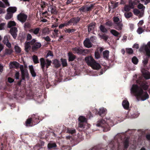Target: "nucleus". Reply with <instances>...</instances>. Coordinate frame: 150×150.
Wrapping results in <instances>:
<instances>
[{
    "mask_svg": "<svg viewBox=\"0 0 150 150\" xmlns=\"http://www.w3.org/2000/svg\"><path fill=\"white\" fill-rule=\"evenodd\" d=\"M46 4L44 2H42L40 4L41 7L42 9L45 7Z\"/></svg>",
    "mask_w": 150,
    "mask_h": 150,
    "instance_id": "nucleus-63",
    "label": "nucleus"
},
{
    "mask_svg": "<svg viewBox=\"0 0 150 150\" xmlns=\"http://www.w3.org/2000/svg\"><path fill=\"white\" fill-rule=\"evenodd\" d=\"M80 20V18L77 17L76 18H73L71 19L67 23V25H71V23H73L74 25L78 23Z\"/></svg>",
    "mask_w": 150,
    "mask_h": 150,
    "instance_id": "nucleus-11",
    "label": "nucleus"
},
{
    "mask_svg": "<svg viewBox=\"0 0 150 150\" xmlns=\"http://www.w3.org/2000/svg\"><path fill=\"white\" fill-rule=\"evenodd\" d=\"M94 5L93 4H91L90 6H86L87 12L91 11L93 8Z\"/></svg>",
    "mask_w": 150,
    "mask_h": 150,
    "instance_id": "nucleus-41",
    "label": "nucleus"
},
{
    "mask_svg": "<svg viewBox=\"0 0 150 150\" xmlns=\"http://www.w3.org/2000/svg\"><path fill=\"white\" fill-rule=\"evenodd\" d=\"M29 67L32 76L33 77H35L36 76V74L34 70L33 66L32 65H31Z\"/></svg>",
    "mask_w": 150,
    "mask_h": 150,
    "instance_id": "nucleus-25",
    "label": "nucleus"
},
{
    "mask_svg": "<svg viewBox=\"0 0 150 150\" xmlns=\"http://www.w3.org/2000/svg\"><path fill=\"white\" fill-rule=\"evenodd\" d=\"M6 24L4 23H2L0 24V30H2L4 29V27Z\"/></svg>",
    "mask_w": 150,
    "mask_h": 150,
    "instance_id": "nucleus-58",
    "label": "nucleus"
},
{
    "mask_svg": "<svg viewBox=\"0 0 150 150\" xmlns=\"http://www.w3.org/2000/svg\"><path fill=\"white\" fill-rule=\"evenodd\" d=\"M140 52L144 50L146 54L148 57H150V42H149L146 45L143 44L139 49Z\"/></svg>",
    "mask_w": 150,
    "mask_h": 150,
    "instance_id": "nucleus-4",
    "label": "nucleus"
},
{
    "mask_svg": "<svg viewBox=\"0 0 150 150\" xmlns=\"http://www.w3.org/2000/svg\"><path fill=\"white\" fill-rule=\"evenodd\" d=\"M119 4L118 2H116L115 3L114 5H111L110 6H109V8H115L116 7H117V6H118Z\"/></svg>",
    "mask_w": 150,
    "mask_h": 150,
    "instance_id": "nucleus-57",
    "label": "nucleus"
},
{
    "mask_svg": "<svg viewBox=\"0 0 150 150\" xmlns=\"http://www.w3.org/2000/svg\"><path fill=\"white\" fill-rule=\"evenodd\" d=\"M95 26V24H90L88 28V30L89 32H90L93 29Z\"/></svg>",
    "mask_w": 150,
    "mask_h": 150,
    "instance_id": "nucleus-42",
    "label": "nucleus"
},
{
    "mask_svg": "<svg viewBox=\"0 0 150 150\" xmlns=\"http://www.w3.org/2000/svg\"><path fill=\"white\" fill-rule=\"evenodd\" d=\"M17 8L16 7H10L7 8V12L13 13L16 11Z\"/></svg>",
    "mask_w": 150,
    "mask_h": 150,
    "instance_id": "nucleus-21",
    "label": "nucleus"
},
{
    "mask_svg": "<svg viewBox=\"0 0 150 150\" xmlns=\"http://www.w3.org/2000/svg\"><path fill=\"white\" fill-rule=\"evenodd\" d=\"M94 56L95 59H99L100 57V54L98 52V50H96L94 53Z\"/></svg>",
    "mask_w": 150,
    "mask_h": 150,
    "instance_id": "nucleus-28",
    "label": "nucleus"
},
{
    "mask_svg": "<svg viewBox=\"0 0 150 150\" xmlns=\"http://www.w3.org/2000/svg\"><path fill=\"white\" fill-rule=\"evenodd\" d=\"M142 72L144 77L146 79H150V73L144 69L141 70Z\"/></svg>",
    "mask_w": 150,
    "mask_h": 150,
    "instance_id": "nucleus-15",
    "label": "nucleus"
},
{
    "mask_svg": "<svg viewBox=\"0 0 150 150\" xmlns=\"http://www.w3.org/2000/svg\"><path fill=\"white\" fill-rule=\"evenodd\" d=\"M106 122L107 123V130L105 129L103 130L104 132H107L109 131L110 129V127L111 126H112L113 125V122L112 120H111L110 118L107 119H105Z\"/></svg>",
    "mask_w": 150,
    "mask_h": 150,
    "instance_id": "nucleus-9",
    "label": "nucleus"
},
{
    "mask_svg": "<svg viewBox=\"0 0 150 150\" xmlns=\"http://www.w3.org/2000/svg\"><path fill=\"white\" fill-rule=\"evenodd\" d=\"M18 20L22 23H23L26 21L27 16L25 14L21 13L17 16Z\"/></svg>",
    "mask_w": 150,
    "mask_h": 150,
    "instance_id": "nucleus-8",
    "label": "nucleus"
},
{
    "mask_svg": "<svg viewBox=\"0 0 150 150\" xmlns=\"http://www.w3.org/2000/svg\"><path fill=\"white\" fill-rule=\"evenodd\" d=\"M16 25V23L14 21H11L8 22L7 24V26L8 28H11L12 27L15 26Z\"/></svg>",
    "mask_w": 150,
    "mask_h": 150,
    "instance_id": "nucleus-26",
    "label": "nucleus"
},
{
    "mask_svg": "<svg viewBox=\"0 0 150 150\" xmlns=\"http://www.w3.org/2000/svg\"><path fill=\"white\" fill-rule=\"evenodd\" d=\"M32 59L34 62L35 64H37L39 63V60L37 56L33 55L32 57Z\"/></svg>",
    "mask_w": 150,
    "mask_h": 150,
    "instance_id": "nucleus-34",
    "label": "nucleus"
},
{
    "mask_svg": "<svg viewBox=\"0 0 150 150\" xmlns=\"http://www.w3.org/2000/svg\"><path fill=\"white\" fill-rule=\"evenodd\" d=\"M126 51L127 53L129 54H132L133 53V50L131 48H127L126 49Z\"/></svg>",
    "mask_w": 150,
    "mask_h": 150,
    "instance_id": "nucleus-54",
    "label": "nucleus"
},
{
    "mask_svg": "<svg viewBox=\"0 0 150 150\" xmlns=\"http://www.w3.org/2000/svg\"><path fill=\"white\" fill-rule=\"evenodd\" d=\"M48 148L49 149H51L53 147H55L56 146V145L55 143H50L47 145Z\"/></svg>",
    "mask_w": 150,
    "mask_h": 150,
    "instance_id": "nucleus-36",
    "label": "nucleus"
},
{
    "mask_svg": "<svg viewBox=\"0 0 150 150\" xmlns=\"http://www.w3.org/2000/svg\"><path fill=\"white\" fill-rule=\"evenodd\" d=\"M72 51L74 53L78 54H82L84 51V50L79 47H76L72 49Z\"/></svg>",
    "mask_w": 150,
    "mask_h": 150,
    "instance_id": "nucleus-10",
    "label": "nucleus"
},
{
    "mask_svg": "<svg viewBox=\"0 0 150 150\" xmlns=\"http://www.w3.org/2000/svg\"><path fill=\"white\" fill-rule=\"evenodd\" d=\"M79 127L80 128H85V125L87 124V119L84 116H81L79 118Z\"/></svg>",
    "mask_w": 150,
    "mask_h": 150,
    "instance_id": "nucleus-5",
    "label": "nucleus"
},
{
    "mask_svg": "<svg viewBox=\"0 0 150 150\" xmlns=\"http://www.w3.org/2000/svg\"><path fill=\"white\" fill-rule=\"evenodd\" d=\"M8 37L7 36H5L4 37V39L3 40V42L6 45V46L9 48H11V44L9 42Z\"/></svg>",
    "mask_w": 150,
    "mask_h": 150,
    "instance_id": "nucleus-16",
    "label": "nucleus"
},
{
    "mask_svg": "<svg viewBox=\"0 0 150 150\" xmlns=\"http://www.w3.org/2000/svg\"><path fill=\"white\" fill-rule=\"evenodd\" d=\"M137 31L138 34H140L144 32V30L141 27H139V28L137 29Z\"/></svg>",
    "mask_w": 150,
    "mask_h": 150,
    "instance_id": "nucleus-46",
    "label": "nucleus"
},
{
    "mask_svg": "<svg viewBox=\"0 0 150 150\" xmlns=\"http://www.w3.org/2000/svg\"><path fill=\"white\" fill-rule=\"evenodd\" d=\"M53 63L56 67H58L60 66V64L59 61L57 59H54L53 61Z\"/></svg>",
    "mask_w": 150,
    "mask_h": 150,
    "instance_id": "nucleus-33",
    "label": "nucleus"
},
{
    "mask_svg": "<svg viewBox=\"0 0 150 150\" xmlns=\"http://www.w3.org/2000/svg\"><path fill=\"white\" fill-rule=\"evenodd\" d=\"M131 8H130L128 5H126L124 8V10L125 11H129Z\"/></svg>",
    "mask_w": 150,
    "mask_h": 150,
    "instance_id": "nucleus-59",
    "label": "nucleus"
},
{
    "mask_svg": "<svg viewBox=\"0 0 150 150\" xmlns=\"http://www.w3.org/2000/svg\"><path fill=\"white\" fill-rule=\"evenodd\" d=\"M130 93L137 97V98L142 101H144L148 99L149 95L146 92H143L141 87L136 85H133L130 89Z\"/></svg>",
    "mask_w": 150,
    "mask_h": 150,
    "instance_id": "nucleus-1",
    "label": "nucleus"
},
{
    "mask_svg": "<svg viewBox=\"0 0 150 150\" xmlns=\"http://www.w3.org/2000/svg\"><path fill=\"white\" fill-rule=\"evenodd\" d=\"M107 124L106 122L105 119H101L98 121L96 124V126L98 127H102L104 128L103 130H107Z\"/></svg>",
    "mask_w": 150,
    "mask_h": 150,
    "instance_id": "nucleus-6",
    "label": "nucleus"
},
{
    "mask_svg": "<svg viewBox=\"0 0 150 150\" xmlns=\"http://www.w3.org/2000/svg\"><path fill=\"white\" fill-rule=\"evenodd\" d=\"M144 23V21L143 20H140L139 21V23H138V27H141V26Z\"/></svg>",
    "mask_w": 150,
    "mask_h": 150,
    "instance_id": "nucleus-64",
    "label": "nucleus"
},
{
    "mask_svg": "<svg viewBox=\"0 0 150 150\" xmlns=\"http://www.w3.org/2000/svg\"><path fill=\"white\" fill-rule=\"evenodd\" d=\"M110 33L114 36L117 37L119 34V33L116 30L112 29L110 31Z\"/></svg>",
    "mask_w": 150,
    "mask_h": 150,
    "instance_id": "nucleus-29",
    "label": "nucleus"
},
{
    "mask_svg": "<svg viewBox=\"0 0 150 150\" xmlns=\"http://www.w3.org/2000/svg\"><path fill=\"white\" fill-rule=\"evenodd\" d=\"M139 115V114L137 112H136L135 113H134L132 115V117L133 118H136Z\"/></svg>",
    "mask_w": 150,
    "mask_h": 150,
    "instance_id": "nucleus-61",
    "label": "nucleus"
},
{
    "mask_svg": "<svg viewBox=\"0 0 150 150\" xmlns=\"http://www.w3.org/2000/svg\"><path fill=\"white\" fill-rule=\"evenodd\" d=\"M109 52L108 50H106L103 52V58L105 59H108L109 57Z\"/></svg>",
    "mask_w": 150,
    "mask_h": 150,
    "instance_id": "nucleus-24",
    "label": "nucleus"
},
{
    "mask_svg": "<svg viewBox=\"0 0 150 150\" xmlns=\"http://www.w3.org/2000/svg\"><path fill=\"white\" fill-rule=\"evenodd\" d=\"M20 68L22 74L23 79L24 80V77L25 76H27L28 75L27 70L26 69H24V67L23 65H21Z\"/></svg>",
    "mask_w": 150,
    "mask_h": 150,
    "instance_id": "nucleus-13",
    "label": "nucleus"
},
{
    "mask_svg": "<svg viewBox=\"0 0 150 150\" xmlns=\"http://www.w3.org/2000/svg\"><path fill=\"white\" fill-rule=\"evenodd\" d=\"M138 8L140 9H142V10L144 11L145 8V7L143 5L140 3H139L137 6Z\"/></svg>",
    "mask_w": 150,
    "mask_h": 150,
    "instance_id": "nucleus-45",
    "label": "nucleus"
},
{
    "mask_svg": "<svg viewBox=\"0 0 150 150\" xmlns=\"http://www.w3.org/2000/svg\"><path fill=\"white\" fill-rule=\"evenodd\" d=\"M122 105L125 109L126 110L128 109L129 106V103L127 100H124L123 101Z\"/></svg>",
    "mask_w": 150,
    "mask_h": 150,
    "instance_id": "nucleus-19",
    "label": "nucleus"
},
{
    "mask_svg": "<svg viewBox=\"0 0 150 150\" xmlns=\"http://www.w3.org/2000/svg\"><path fill=\"white\" fill-rule=\"evenodd\" d=\"M113 20L114 24L121 22L122 21L120 20L119 18L117 17H114L113 18Z\"/></svg>",
    "mask_w": 150,
    "mask_h": 150,
    "instance_id": "nucleus-39",
    "label": "nucleus"
},
{
    "mask_svg": "<svg viewBox=\"0 0 150 150\" xmlns=\"http://www.w3.org/2000/svg\"><path fill=\"white\" fill-rule=\"evenodd\" d=\"M13 16V14L9 12H8L5 16V18L6 20L10 19Z\"/></svg>",
    "mask_w": 150,
    "mask_h": 150,
    "instance_id": "nucleus-32",
    "label": "nucleus"
},
{
    "mask_svg": "<svg viewBox=\"0 0 150 150\" xmlns=\"http://www.w3.org/2000/svg\"><path fill=\"white\" fill-rule=\"evenodd\" d=\"M99 28L100 30L103 33H106L108 31L107 29L102 25L99 27Z\"/></svg>",
    "mask_w": 150,
    "mask_h": 150,
    "instance_id": "nucleus-31",
    "label": "nucleus"
},
{
    "mask_svg": "<svg viewBox=\"0 0 150 150\" xmlns=\"http://www.w3.org/2000/svg\"><path fill=\"white\" fill-rule=\"evenodd\" d=\"M49 56H53V54L52 51H49L48 53H47V55L45 56V57L47 58V57Z\"/></svg>",
    "mask_w": 150,
    "mask_h": 150,
    "instance_id": "nucleus-51",
    "label": "nucleus"
},
{
    "mask_svg": "<svg viewBox=\"0 0 150 150\" xmlns=\"http://www.w3.org/2000/svg\"><path fill=\"white\" fill-rule=\"evenodd\" d=\"M40 31V29L39 28H33L30 29L29 31L31 33H33L35 35H37Z\"/></svg>",
    "mask_w": 150,
    "mask_h": 150,
    "instance_id": "nucleus-23",
    "label": "nucleus"
},
{
    "mask_svg": "<svg viewBox=\"0 0 150 150\" xmlns=\"http://www.w3.org/2000/svg\"><path fill=\"white\" fill-rule=\"evenodd\" d=\"M132 62L135 64H137L138 61V59L135 57L132 58Z\"/></svg>",
    "mask_w": 150,
    "mask_h": 150,
    "instance_id": "nucleus-43",
    "label": "nucleus"
},
{
    "mask_svg": "<svg viewBox=\"0 0 150 150\" xmlns=\"http://www.w3.org/2000/svg\"><path fill=\"white\" fill-rule=\"evenodd\" d=\"M84 45L86 47L90 48L92 46V44L89 39H86L84 41Z\"/></svg>",
    "mask_w": 150,
    "mask_h": 150,
    "instance_id": "nucleus-18",
    "label": "nucleus"
},
{
    "mask_svg": "<svg viewBox=\"0 0 150 150\" xmlns=\"http://www.w3.org/2000/svg\"><path fill=\"white\" fill-rule=\"evenodd\" d=\"M69 60V61H72L75 59V56L71 52H69L68 53Z\"/></svg>",
    "mask_w": 150,
    "mask_h": 150,
    "instance_id": "nucleus-22",
    "label": "nucleus"
},
{
    "mask_svg": "<svg viewBox=\"0 0 150 150\" xmlns=\"http://www.w3.org/2000/svg\"><path fill=\"white\" fill-rule=\"evenodd\" d=\"M40 62L41 67L43 71H44L45 67H46V70H47L52 63L51 60H49L47 59H45L43 58L40 59Z\"/></svg>",
    "mask_w": 150,
    "mask_h": 150,
    "instance_id": "nucleus-3",
    "label": "nucleus"
},
{
    "mask_svg": "<svg viewBox=\"0 0 150 150\" xmlns=\"http://www.w3.org/2000/svg\"><path fill=\"white\" fill-rule=\"evenodd\" d=\"M140 11L137 9H134L133 10V12L134 14L136 16H138Z\"/></svg>",
    "mask_w": 150,
    "mask_h": 150,
    "instance_id": "nucleus-56",
    "label": "nucleus"
},
{
    "mask_svg": "<svg viewBox=\"0 0 150 150\" xmlns=\"http://www.w3.org/2000/svg\"><path fill=\"white\" fill-rule=\"evenodd\" d=\"M124 15L127 18H129L132 16V13L131 12H128L125 13Z\"/></svg>",
    "mask_w": 150,
    "mask_h": 150,
    "instance_id": "nucleus-48",
    "label": "nucleus"
},
{
    "mask_svg": "<svg viewBox=\"0 0 150 150\" xmlns=\"http://www.w3.org/2000/svg\"><path fill=\"white\" fill-rule=\"evenodd\" d=\"M17 28L15 27L11 28L10 31V33L14 38H16L17 36Z\"/></svg>",
    "mask_w": 150,
    "mask_h": 150,
    "instance_id": "nucleus-12",
    "label": "nucleus"
},
{
    "mask_svg": "<svg viewBox=\"0 0 150 150\" xmlns=\"http://www.w3.org/2000/svg\"><path fill=\"white\" fill-rule=\"evenodd\" d=\"M36 40L35 39H33L30 42H26L25 44V49L26 52H28L30 47V44L33 45L35 42Z\"/></svg>",
    "mask_w": 150,
    "mask_h": 150,
    "instance_id": "nucleus-7",
    "label": "nucleus"
},
{
    "mask_svg": "<svg viewBox=\"0 0 150 150\" xmlns=\"http://www.w3.org/2000/svg\"><path fill=\"white\" fill-rule=\"evenodd\" d=\"M14 48L16 52L18 53L21 52V48L18 46H15Z\"/></svg>",
    "mask_w": 150,
    "mask_h": 150,
    "instance_id": "nucleus-44",
    "label": "nucleus"
},
{
    "mask_svg": "<svg viewBox=\"0 0 150 150\" xmlns=\"http://www.w3.org/2000/svg\"><path fill=\"white\" fill-rule=\"evenodd\" d=\"M141 86L145 90H147L149 87V86L147 84V83L145 82L143 83L142 84Z\"/></svg>",
    "mask_w": 150,
    "mask_h": 150,
    "instance_id": "nucleus-37",
    "label": "nucleus"
},
{
    "mask_svg": "<svg viewBox=\"0 0 150 150\" xmlns=\"http://www.w3.org/2000/svg\"><path fill=\"white\" fill-rule=\"evenodd\" d=\"M61 60L63 66L66 67L67 65V63L66 59H61Z\"/></svg>",
    "mask_w": 150,
    "mask_h": 150,
    "instance_id": "nucleus-40",
    "label": "nucleus"
},
{
    "mask_svg": "<svg viewBox=\"0 0 150 150\" xmlns=\"http://www.w3.org/2000/svg\"><path fill=\"white\" fill-rule=\"evenodd\" d=\"M67 132L71 134H73L76 132V130L74 129L68 128L67 129Z\"/></svg>",
    "mask_w": 150,
    "mask_h": 150,
    "instance_id": "nucleus-35",
    "label": "nucleus"
},
{
    "mask_svg": "<svg viewBox=\"0 0 150 150\" xmlns=\"http://www.w3.org/2000/svg\"><path fill=\"white\" fill-rule=\"evenodd\" d=\"M32 47V49L33 51H35L39 48L41 46V44L40 42H37L35 43Z\"/></svg>",
    "mask_w": 150,
    "mask_h": 150,
    "instance_id": "nucleus-17",
    "label": "nucleus"
},
{
    "mask_svg": "<svg viewBox=\"0 0 150 150\" xmlns=\"http://www.w3.org/2000/svg\"><path fill=\"white\" fill-rule=\"evenodd\" d=\"M99 36L101 39H103L105 41H106L108 38V36L105 34L102 35H99Z\"/></svg>",
    "mask_w": 150,
    "mask_h": 150,
    "instance_id": "nucleus-38",
    "label": "nucleus"
},
{
    "mask_svg": "<svg viewBox=\"0 0 150 150\" xmlns=\"http://www.w3.org/2000/svg\"><path fill=\"white\" fill-rule=\"evenodd\" d=\"M99 113L100 116H101L102 114H105L106 113V110L103 108H100L99 112Z\"/></svg>",
    "mask_w": 150,
    "mask_h": 150,
    "instance_id": "nucleus-27",
    "label": "nucleus"
},
{
    "mask_svg": "<svg viewBox=\"0 0 150 150\" xmlns=\"http://www.w3.org/2000/svg\"><path fill=\"white\" fill-rule=\"evenodd\" d=\"M85 59L87 64L93 69L98 70L101 68L100 64L97 63L91 56L86 57Z\"/></svg>",
    "mask_w": 150,
    "mask_h": 150,
    "instance_id": "nucleus-2",
    "label": "nucleus"
},
{
    "mask_svg": "<svg viewBox=\"0 0 150 150\" xmlns=\"http://www.w3.org/2000/svg\"><path fill=\"white\" fill-rule=\"evenodd\" d=\"M131 9L134 8V3L133 2L130 1L129 2V4L128 5Z\"/></svg>",
    "mask_w": 150,
    "mask_h": 150,
    "instance_id": "nucleus-55",
    "label": "nucleus"
},
{
    "mask_svg": "<svg viewBox=\"0 0 150 150\" xmlns=\"http://www.w3.org/2000/svg\"><path fill=\"white\" fill-rule=\"evenodd\" d=\"M75 31V30L73 29H66L64 30V31L66 33H73Z\"/></svg>",
    "mask_w": 150,
    "mask_h": 150,
    "instance_id": "nucleus-50",
    "label": "nucleus"
},
{
    "mask_svg": "<svg viewBox=\"0 0 150 150\" xmlns=\"http://www.w3.org/2000/svg\"><path fill=\"white\" fill-rule=\"evenodd\" d=\"M13 52V50L11 49H7L5 50V53L6 54H10Z\"/></svg>",
    "mask_w": 150,
    "mask_h": 150,
    "instance_id": "nucleus-47",
    "label": "nucleus"
},
{
    "mask_svg": "<svg viewBox=\"0 0 150 150\" xmlns=\"http://www.w3.org/2000/svg\"><path fill=\"white\" fill-rule=\"evenodd\" d=\"M5 4H4L1 1H0V7L5 8L6 7V6H8L7 5H6L5 3Z\"/></svg>",
    "mask_w": 150,
    "mask_h": 150,
    "instance_id": "nucleus-62",
    "label": "nucleus"
},
{
    "mask_svg": "<svg viewBox=\"0 0 150 150\" xmlns=\"http://www.w3.org/2000/svg\"><path fill=\"white\" fill-rule=\"evenodd\" d=\"M13 67H19V64L17 62H14L11 63Z\"/></svg>",
    "mask_w": 150,
    "mask_h": 150,
    "instance_id": "nucleus-52",
    "label": "nucleus"
},
{
    "mask_svg": "<svg viewBox=\"0 0 150 150\" xmlns=\"http://www.w3.org/2000/svg\"><path fill=\"white\" fill-rule=\"evenodd\" d=\"M30 27V25L28 23H25L24 25V27L25 28H28Z\"/></svg>",
    "mask_w": 150,
    "mask_h": 150,
    "instance_id": "nucleus-60",
    "label": "nucleus"
},
{
    "mask_svg": "<svg viewBox=\"0 0 150 150\" xmlns=\"http://www.w3.org/2000/svg\"><path fill=\"white\" fill-rule=\"evenodd\" d=\"M79 10L82 12H86V6H83L79 8Z\"/></svg>",
    "mask_w": 150,
    "mask_h": 150,
    "instance_id": "nucleus-53",
    "label": "nucleus"
},
{
    "mask_svg": "<svg viewBox=\"0 0 150 150\" xmlns=\"http://www.w3.org/2000/svg\"><path fill=\"white\" fill-rule=\"evenodd\" d=\"M32 119L31 118L28 119L25 122V125L26 126H29L31 122Z\"/></svg>",
    "mask_w": 150,
    "mask_h": 150,
    "instance_id": "nucleus-49",
    "label": "nucleus"
},
{
    "mask_svg": "<svg viewBox=\"0 0 150 150\" xmlns=\"http://www.w3.org/2000/svg\"><path fill=\"white\" fill-rule=\"evenodd\" d=\"M47 10L48 11H50L52 13L54 14H56L57 13L56 8L53 6L51 5H49Z\"/></svg>",
    "mask_w": 150,
    "mask_h": 150,
    "instance_id": "nucleus-14",
    "label": "nucleus"
},
{
    "mask_svg": "<svg viewBox=\"0 0 150 150\" xmlns=\"http://www.w3.org/2000/svg\"><path fill=\"white\" fill-rule=\"evenodd\" d=\"M129 141V139L128 138H127L125 139L123 143L124 145V148H125L126 149L127 148L128 146Z\"/></svg>",
    "mask_w": 150,
    "mask_h": 150,
    "instance_id": "nucleus-30",
    "label": "nucleus"
},
{
    "mask_svg": "<svg viewBox=\"0 0 150 150\" xmlns=\"http://www.w3.org/2000/svg\"><path fill=\"white\" fill-rule=\"evenodd\" d=\"M122 27L123 25L121 22L114 25V28L118 30H121Z\"/></svg>",
    "mask_w": 150,
    "mask_h": 150,
    "instance_id": "nucleus-20",
    "label": "nucleus"
}]
</instances>
